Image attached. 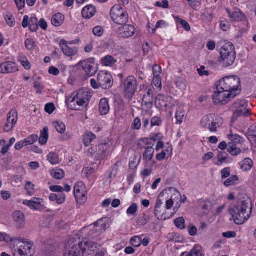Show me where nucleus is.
<instances>
[{
	"label": "nucleus",
	"mask_w": 256,
	"mask_h": 256,
	"mask_svg": "<svg viewBox=\"0 0 256 256\" xmlns=\"http://www.w3.org/2000/svg\"><path fill=\"white\" fill-rule=\"evenodd\" d=\"M252 212V200L249 198L238 203H232L228 212L236 224H244L250 218Z\"/></svg>",
	"instance_id": "nucleus-1"
},
{
	"label": "nucleus",
	"mask_w": 256,
	"mask_h": 256,
	"mask_svg": "<svg viewBox=\"0 0 256 256\" xmlns=\"http://www.w3.org/2000/svg\"><path fill=\"white\" fill-rule=\"evenodd\" d=\"M91 98L90 93L86 90H80L76 95L72 96L66 100V104L69 108L80 110L78 106L86 107Z\"/></svg>",
	"instance_id": "nucleus-2"
},
{
	"label": "nucleus",
	"mask_w": 256,
	"mask_h": 256,
	"mask_svg": "<svg viewBox=\"0 0 256 256\" xmlns=\"http://www.w3.org/2000/svg\"><path fill=\"white\" fill-rule=\"evenodd\" d=\"M220 54L218 60L224 67H228L234 64L236 60V52L234 47L231 42L225 44L221 48Z\"/></svg>",
	"instance_id": "nucleus-3"
},
{
	"label": "nucleus",
	"mask_w": 256,
	"mask_h": 256,
	"mask_svg": "<svg viewBox=\"0 0 256 256\" xmlns=\"http://www.w3.org/2000/svg\"><path fill=\"white\" fill-rule=\"evenodd\" d=\"M14 246H18L14 250V256H32L34 254L32 244L26 239L14 238Z\"/></svg>",
	"instance_id": "nucleus-4"
},
{
	"label": "nucleus",
	"mask_w": 256,
	"mask_h": 256,
	"mask_svg": "<svg viewBox=\"0 0 256 256\" xmlns=\"http://www.w3.org/2000/svg\"><path fill=\"white\" fill-rule=\"evenodd\" d=\"M240 78L236 76H228L224 78L219 80V86L226 92H232L236 94L238 90V88L240 86Z\"/></svg>",
	"instance_id": "nucleus-5"
},
{
	"label": "nucleus",
	"mask_w": 256,
	"mask_h": 256,
	"mask_svg": "<svg viewBox=\"0 0 256 256\" xmlns=\"http://www.w3.org/2000/svg\"><path fill=\"white\" fill-rule=\"evenodd\" d=\"M112 18L118 24H126L128 21V12L119 6H113L110 12Z\"/></svg>",
	"instance_id": "nucleus-6"
},
{
	"label": "nucleus",
	"mask_w": 256,
	"mask_h": 256,
	"mask_svg": "<svg viewBox=\"0 0 256 256\" xmlns=\"http://www.w3.org/2000/svg\"><path fill=\"white\" fill-rule=\"evenodd\" d=\"M236 95L235 93L226 92V91L222 90L218 86L216 87V91L212 96V100L216 104H225L230 101L231 98H234Z\"/></svg>",
	"instance_id": "nucleus-7"
},
{
	"label": "nucleus",
	"mask_w": 256,
	"mask_h": 256,
	"mask_svg": "<svg viewBox=\"0 0 256 256\" xmlns=\"http://www.w3.org/2000/svg\"><path fill=\"white\" fill-rule=\"evenodd\" d=\"M124 92L126 97L131 98L137 88V81L132 76H128L124 84Z\"/></svg>",
	"instance_id": "nucleus-8"
},
{
	"label": "nucleus",
	"mask_w": 256,
	"mask_h": 256,
	"mask_svg": "<svg viewBox=\"0 0 256 256\" xmlns=\"http://www.w3.org/2000/svg\"><path fill=\"white\" fill-rule=\"evenodd\" d=\"M94 62V58H90L81 60L78 64V66L82 68L88 77H90L94 76L97 72Z\"/></svg>",
	"instance_id": "nucleus-9"
},
{
	"label": "nucleus",
	"mask_w": 256,
	"mask_h": 256,
	"mask_svg": "<svg viewBox=\"0 0 256 256\" xmlns=\"http://www.w3.org/2000/svg\"><path fill=\"white\" fill-rule=\"evenodd\" d=\"M97 79L100 88L102 89L108 90L113 86L112 76L108 72H100L98 74Z\"/></svg>",
	"instance_id": "nucleus-10"
},
{
	"label": "nucleus",
	"mask_w": 256,
	"mask_h": 256,
	"mask_svg": "<svg viewBox=\"0 0 256 256\" xmlns=\"http://www.w3.org/2000/svg\"><path fill=\"white\" fill-rule=\"evenodd\" d=\"M74 194L76 202L80 204H84L87 200L86 190L85 185L82 182H78L74 187Z\"/></svg>",
	"instance_id": "nucleus-11"
},
{
	"label": "nucleus",
	"mask_w": 256,
	"mask_h": 256,
	"mask_svg": "<svg viewBox=\"0 0 256 256\" xmlns=\"http://www.w3.org/2000/svg\"><path fill=\"white\" fill-rule=\"evenodd\" d=\"M228 138L232 142L228 144V152L232 156H237L240 153L241 150L236 147V144L240 143L242 137L238 134H229Z\"/></svg>",
	"instance_id": "nucleus-12"
},
{
	"label": "nucleus",
	"mask_w": 256,
	"mask_h": 256,
	"mask_svg": "<svg viewBox=\"0 0 256 256\" xmlns=\"http://www.w3.org/2000/svg\"><path fill=\"white\" fill-rule=\"evenodd\" d=\"M135 32V27L133 25L126 24L118 28L116 31L118 36L124 38L132 36Z\"/></svg>",
	"instance_id": "nucleus-13"
},
{
	"label": "nucleus",
	"mask_w": 256,
	"mask_h": 256,
	"mask_svg": "<svg viewBox=\"0 0 256 256\" xmlns=\"http://www.w3.org/2000/svg\"><path fill=\"white\" fill-rule=\"evenodd\" d=\"M247 102L242 101L240 103V106L238 108L232 117L231 122L234 123L238 117L244 116H248L250 114V111L248 109H246Z\"/></svg>",
	"instance_id": "nucleus-14"
},
{
	"label": "nucleus",
	"mask_w": 256,
	"mask_h": 256,
	"mask_svg": "<svg viewBox=\"0 0 256 256\" xmlns=\"http://www.w3.org/2000/svg\"><path fill=\"white\" fill-rule=\"evenodd\" d=\"M108 146L106 143L100 144L98 145L94 146L88 148V152L92 154H96L98 156L104 158L106 156L105 152L108 149Z\"/></svg>",
	"instance_id": "nucleus-15"
},
{
	"label": "nucleus",
	"mask_w": 256,
	"mask_h": 256,
	"mask_svg": "<svg viewBox=\"0 0 256 256\" xmlns=\"http://www.w3.org/2000/svg\"><path fill=\"white\" fill-rule=\"evenodd\" d=\"M18 70L16 63L6 62L0 64V73L6 74L14 73Z\"/></svg>",
	"instance_id": "nucleus-16"
},
{
	"label": "nucleus",
	"mask_w": 256,
	"mask_h": 256,
	"mask_svg": "<svg viewBox=\"0 0 256 256\" xmlns=\"http://www.w3.org/2000/svg\"><path fill=\"white\" fill-rule=\"evenodd\" d=\"M60 47L64 54L68 56H72L76 55L78 52L77 48L75 46L70 48L68 46L67 42L64 40H60Z\"/></svg>",
	"instance_id": "nucleus-17"
},
{
	"label": "nucleus",
	"mask_w": 256,
	"mask_h": 256,
	"mask_svg": "<svg viewBox=\"0 0 256 256\" xmlns=\"http://www.w3.org/2000/svg\"><path fill=\"white\" fill-rule=\"evenodd\" d=\"M72 246L70 250H66L64 252V256H82L83 252L82 250V248L80 246V242L78 244H70V246Z\"/></svg>",
	"instance_id": "nucleus-18"
},
{
	"label": "nucleus",
	"mask_w": 256,
	"mask_h": 256,
	"mask_svg": "<svg viewBox=\"0 0 256 256\" xmlns=\"http://www.w3.org/2000/svg\"><path fill=\"white\" fill-rule=\"evenodd\" d=\"M153 94L152 90H149L146 94L142 97V105L146 106L148 110H150L153 106Z\"/></svg>",
	"instance_id": "nucleus-19"
},
{
	"label": "nucleus",
	"mask_w": 256,
	"mask_h": 256,
	"mask_svg": "<svg viewBox=\"0 0 256 256\" xmlns=\"http://www.w3.org/2000/svg\"><path fill=\"white\" fill-rule=\"evenodd\" d=\"M36 200H25L23 202L24 205L28 206L31 209L35 210H40L42 208L41 204V199L36 198Z\"/></svg>",
	"instance_id": "nucleus-20"
},
{
	"label": "nucleus",
	"mask_w": 256,
	"mask_h": 256,
	"mask_svg": "<svg viewBox=\"0 0 256 256\" xmlns=\"http://www.w3.org/2000/svg\"><path fill=\"white\" fill-rule=\"evenodd\" d=\"M96 11V8L93 6L89 5L82 9V14L84 18H90L94 16Z\"/></svg>",
	"instance_id": "nucleus-21"
},
{
	"label": "nucleus",
	"mask_w": 256,
	"mask_h": 256,
	"mask_svg": "<svg viewBox=\"0 0 256 256\" xmlns=\"http://www.w3.org/2000/svg\"><path fill=\"white\" fill-rule=\"evenodd\" d=\"M110 110L108 100L106 98L100 100L99 104V110L102 115L106 114Z\"/></svg>",
	"instance_id": "nucleus-22"
},
{
	"label": "nucleus",
	"mask_w": 256,
	"mask_h": 256,
	"mask_svg": "<svg viewBox=\"0 0 256 256\" xmlns=\"http://www.w3.org/2000/svg\"><path fill=\"white\" fill-rule=\"evenodd\" d=\"M12 217L14 220L20 225V227L23 226L24 222V216L22 212L19 210L14 212Z\"/></svg>",
	"instance_id": "nucleus-23"
},
{
	"label": "nucleus",
	"mask_w": 256,
	"mask_h": 256,
	"mask_svg": "<svg viewBox=\"0 0 256 256\" xmlns=\"http://www.w3.org/2000/svg\"><path fill=\"white\" fill-rule=\"evenodd\" d=\"M64 20V16L60 13H57L53 16L52 18V24L55 26H59L62 24Z\"/></svg>",
	"instance_id": "nucleus-24"
},
{
	"label": "nucleus",
	"mask_w": 256,
	"mask_h": 256,
	"mask_svg": "<svg viewBox=\"0 0 256 256\" xmlns=\"http://www.w3.org/2000/svg\"><path fill=\"white\" fill-rule=\"evenodd\" d=\"M226 12L232 21H240L244 18L242 13L240 10H236L231 12L228 8H226Z\"/></svg>",
	"instance_id": "nucleus-25"
},
{
	"label": "nucleus",
	"mask_w": 256,
	"mask_h": 256,
	"mask_svg": "<svg viewBox=\"0 0 256 256\" xmlns=\"http://www.w3.org/2000/svg\"><path fill=\"white\" fill-rule=\"evenodd\" d=\"M7 122L12 124V128L17 122V112L15 110H12L7 116Z\"/></svg>",
	"instance_id": "nucleus-26"
},
{
	"label": "nucleus",
	"mask_w": 256,
	"mask_h": 256,
	"mask_svg": "<svg viewBox=\"0 0 256 256\" xmlns=\"http://www.w3.org/2000/svg\"><path fill=\"white\" fill-rule=\"evenodd\" d=\"M96 138V136L95 134H92L91 132H86L83 136V142L86 146H89L92 142Z\"/></svg>",
	"instance_id": "nucleus-27"
},
{
	"label": "nucleus",
	"mask_w": 256,
	"mask_h": 256,
	"mask_svg": "<svg viewBox=\"0 0 256 256\" xmlns=\"http://www.w3.org/2000/svg\"><path fill=\"white\" fill-rule=\"evenodd\" d=\"M48 138V129L47 126L44 127L40 132V137L38 140L41 144H45Z\"/></svg>",
	"instance_id": "nucleus-28"
},
{
	"label": "nucleus",
	"mask_w": 256,
	"mask_h": 256,
	"mask_svg": "<svg viewBox=\"0 0 256 256\" xmlns=\"http://www.w3.org/2000/svg\"><path fill=\"white\" fill-rule=\"evenodd\" d=\"M102 220H100L96 222L94 224V228L92 230L89 232L88 235L91 236V238H94L96 237L97 235H98L100 232V230L102 231V226H101L100 228H98V224H100V222H102ZM104 225V227H105V224H102V226Z\"/></svg>",
	"instance_id": "nucleus-29"
},
{
	"label": "nucleus",
	"mask_w": 256,
	"mask_h": 256,
	"mask_svg": "<svg viewBox=\"0 0 256 256\" xmlns=\"http://www.w3.org/2000/svg\"><path fill=\"white\" fill-rule=\"evenodd\" d=\"M149 220V216L147 215L146 213H142V214H140L136 220V224L138 226H144Z\"/></svg>",
	"instance_id": "nucleus-30"
},
{
	"label": "nucleus",
	"mask_w": 256,
	"mask_h": 256,
	"mask_svg": "<svg viewBox=\"0 0 256 256\" xmlns=\"http://www.w3.org/2000/svg\"><path fill=\"white\" fill-rule=\"evenodd\" d=\"M181 256H202L200 248L198 246H194L189 253L182 252Z\"/></svg>",
	"instance_id": "nucleus-31"
},
{
	"label": "nucleus",
	"mask_w": 256,
	"mask_h": 256,
	"mask_svg": "<svg viewBox=\"0 0 256 256\" xmlns=\"http://www.w3.org/2000/svg\"><path fill=\"white\" fill-rule=\"evenodd\" d=\"M116 62V60L110 55L106 56L102 60V64L105 66H112L114 65Z\"/></svg>",
	"instance_id": "nucleus-32"
},
{
	"label": "nucleus",
	"mask_w": 256,
	"mask_h": 256,
	"mask_svg": "<svg viewBox=\"0 0 256 256\" xmlns=\"http://www.w3.org/2000/svg\"><path fill=\"white\" fill-rule=\"evenodd\" d=\"M154 152V148L152 146L147 147L143 154V159L150 161Z\"/></svg>",
	"instance_id": "nucleus-33"
},
{
	"label": "nucleus",
	"mask_w": 256,
	"mask_h": 256,
	"mask_svg": "<svg viewBox=\"0 0 256 256\" xmlns=\"http://www.w3.org/2000/svg\"><path fill=\"white\" fill-rule=\"evenodd\" d=\"M38 20L36 17L31 18L29 21V28L32 32H36L38 28Z\"/></svg>",
	"instance_id": "nucleus-34"
},
{
	"label": "nucleus",
	"mask_w": 256,
	"mask_h": 256,
	"mask_svg": "<svg viewBox=\"0 0 256 256\" xmlns=\"http://www.w3.org/2000/svg\"><path fill=\"white\" fill-rule=\"evenodd\" d=\"M217 122H210V127L207 128L209 129L210 132H216L217 131V128L220 127L222 124V118L217 119Z\"/></svg>",
	"instance_id": "nucleus-35"
},
{
	"label": "nucleus",
	"mask_w": 256,
	"mask_h": 256,
	"mask_svg": "<svg viewBox=\"0 0 256 256\" xmlns=\"http://www.w3.org/2000/svg\"><path fill=\"white\" fill-rule=\"evenodd\" d=\"M52 176L56 179H62L64 176V172L61 169H53L50 172Z\"/></svg>",
	"instance_id": "nucleus-36"
},
{
	"label": "nucleus",
	"mask_w": 256,
	"mask_h": 256,
	"mask_svg": "<svg viewBox=\"0 0 256 256\" xmlns=\"http://www.w3.org/2000/svg\"><path fill=\"white\" fill-rule=\"evenodd\" d=\"M80 246L82 248V250L84 252L88 248V249H91L94 248H96V244L92 242L87 241L86 242H80Z\"/></svg>",
	"instance_id": "nucleus-37"
},
{
	"label": "nucleus",
	"mask_w": 256,
	"mask_h": 256,
	"mask_svg": "<svg viewBox=\"0 0 256 256\" xmlns=\"http://www.w3.org/2000/svg\"><path fill=\"white\" fill-rule=\"evenodd\" d=\"M238 180V178L236 175H233L224 182V184L226 186L235 185Z\"/></svg>",
	"instance_id": "nucleus-38"
},
{
	"label": "nucleus",
	"mask_w": 256,
	"mask_h": 256,
	"mask_svg": "<svg viewBox=\"0 0 256 256\" xmlns=\"http://www.w3.org/2000/svg\"><path fill=\"white\" fill-rule=\"evenodd\" d=\"M48 160L52 164H56L59 163L58 155L54 152H50L48 156Z\"/></svg>",
	"instance_id": "nucleus-39"
},
{
	"label": "nucleus",
	"mask_w": 256,
	"mask_h": 256,
	"mask_svg": "<svg viewBox=\"0 0 256 256\" xmlns=\"http://www.w3.org/2000/svg\"><path fill=\"white\" fill-rule=\"evenodd\" d=\"M252 164L253 162L251 159L248 158H246L244 160L241 168L242 170L248 171L252 168Z\"/></svg>",
	"instance_id": "nucleus-40"
},
{
	"label": "nucleus",
	"mask_w": 256,
	"mask_h": 256,
	"mask_svg": "<svg viewBox=\"0 0 256 256\" xmlns=\"http://www.w3.org/2000/svg\"><path fill=\"white\" fill-rule=\"evenodd\" d=\"M57 132L60 134H63L66 130V126L64 123L61 122H56L53 123Z\"/></svg>",
	"instance_id": "nucleus-41"
},
{
	"label": "nucleus",
	"mask_w": 256,
	"mask_h": 256,
	"mask_svg": "<svg viewBox=\"0 0 256 256\" xmlns=\"http://www.w3.org/2000/svg\"><path fill=\"white\" fill-rule=\"evenodd\" d=\"M130 242L134 247H138L142 244V240L138 236H134L131 238Z\"/></svg>",
	"instance_id": "nucleus-42"
},
{
	"label": "nucleus",
	"mask_w": 256,
	"mask_h": 256,
	"mask_svg": "<svg viewBox=\"0 0 256 256\" xmlns=\"http://www.w3.org/2000/svg\"><path fill=\"white\" fill-rule=\"evenodd\" d=\"M138 207L137 204L133 203L127 210L126 213L128 215H136V214L138 211Z\"/></svg>",
	"instance_id": "nucleus-43"
},
{
	"label": "nucleus",
	"mask_w": 256,
	"mask_h": 256,
	"mask_svg": "<svg viewBox=\"0 0 256 256\" xmlns=\"http://www.w3.org/2000/svg\"><path fill=\"white\" fill-rule=\"evenodd\" d=\"M184 222V220L182 217L176 218L174 222L176 226L182 230L185 228Z\"/></svg>",
	"instance_id": "nucleus-44"
},
{
	"label": "nucleus",
	"mask_w": 256,
	"mask_h": 256,
	"mask_svg": "<svg viewBox=\"0 0 256 256\" xmlns=\"http://www.w3.org/2000/svg\"><path fill=\"white\" fill-rule=\"evenodd\" d=\"M5 241L6 242H14V238H11L10 236L4 233V232H0V242Z\"/></svg>",
	"instance_id": "nucleus-45"
},
{
	"label": "nucleus",
	"mask_w": 256,
	"mask_h": 256,
	"mask_svg": "<svg viewBox=\"0 0 256 256\" xmlns=\"http://www.w3.org/2000/svg\"><path fill=\"white\" fill-rule=\"evenodd\" d=\"M6 20L7 24L11 27L14 26L15 25V20L13 15L11 14H8L6 16Z\"/></svg>",
	"instance_id": "nucleus-46"
},
{
	"label": "nucleus",
	"mask_w": 256,
	"mask_h": 256,
	"mask_svg": "<svg viewBox=\"0 0 256 256\" xmlns=\"http://www.w3.org/2000/svg\"><path fill=\"white\" fill-rule=\"evenodd\" d=\"M212 122L208 116H204L201 120V125L203 128H207L208 127H210Z\"/></svg>",
	"instance_id": "nucleus-47"
},
{
	"label": "nucleus",
	"mask_w": 256,
	"mask_h": 256,
	"mask_svg": "<svg viewBox=\"0 0 256 256\" xmlns=\"http://www.w3.org/2000/svg\"><path fill=\"white\" fill-rule=\"evenodd\" d=\"M228 154L226 152H219L218 154V160L222 164L228 158Z\"/></svg>",
	"instance_id": "nucleus-48"
},
{
	"label": "nucleus",
	"mask_w": 256,
	"mask_h": 256,
	"mask_svg": "<svg viewBox=\"0 0 256 256\" xmlns=\"http://www.w3.org/2000/svg\"><path fill=\"white\" fill-rule=\"evenodd\" d=\"M34 184L31 182H28L26 183L25 186V189L27 191V193L30 196H32L34 190Z\"/></svg>",
	"instance_id": "nucleus-49"
},
{
	"label": "nucleus",
	"mask_w": 256,
	"mask_h": 256,
	"mask_svg": "<svg viewBox=\"0 0 256 256\" xmlns=\"http://www.w3.org/2000/svg\"><path fill=\"white\" fill-rule=\"evenodd\" d=\"M26 47L30 50H33L35 47V42L32 39L28 38L25 42Z\"/></svg>",
	"instance_id": "nucleus-50"
},
{
	"label": "nucleus",
	"mask_w": 256,
	"mask_h": 256,
	"mask_svg": "<svg viewBox=\"0 0 256 256\" xmlns=\"http://www.w3.org/2000/svg\"><path fill=\"white\" fill-rule=\"evenodd\" d=\"M104 30L100 26H96L93 29V34L97 36H100L104 34Z\"/></svg>",
	"instance_id": "nucleus-51"
},
{
	"label": "nucleus",
	"mask_w": 256,
	"mask_h": 256,
	"mask_svg": "<svg viewBox=\"0 0 256 256\" xmlns=\"http://www.w3.org/2000/svg\"><path fill=\"white\" fill-rule=\"evenodd\" d=\"M162 119L160 117L154 116L151 120L150 126L152 127L154 126H159L162 124Z\"/></svg>",
	"instance_id": "nucleus-52"
},
{
	"label": "nucleus",
	"mask_w": 256,
	"mask_h": 256,
	"mask_svg": "<svg viewBox=\"0 0 256 256\" xmlns=\"http://www.w3.org/2000/svg\"><path fill=\"white\" fill-rule=\"evenodd\" d=\"M56 195L57 196L56 201L58 204H62L65 202L66 196L64 193H58V194H56Z\"/></svg>",
	"instance_id": "nucleus-53"
},
{
	"label": "nucleus",
	"mask_w": 256,
	"mask_h": 256,
	"mask_svg": "<svg viewBox=\"0 0 256 256\" xmlns=\"http://www.w3.org/2000/svg\"><path fill=\"white\" fill-rule=\"evenodd\" d=\"M176 18L181 24L183 28L186 31H189L190 30V27L188 22L184 20L181 19L178 17Z\"/></svg>",
	"instance_id": "nucleus-54"
},
{
	"label": "nucleus",
	"mask_w": 256,
	"mask_h": 256,
	"mask_svg": "<svg viewBox=\"0 0 256 256\" xmlns=\"http://www.w3.org/2000/svg\"><path fill=\"white\" fill-rule=\"evenodd\" d=\"M222 178L225 179L230 176V168H226L221 171Z\"/></svg>",
	"instance_id": "nucleus-55"
},
{
	"label": "nucleus",
	"mask_w": 256,
	"mask_h": 256,
	"mask_svg": "<svg viewBox=\"0 0 256 256\" xmlns=\"http://www.w3.org/2000/svg\"><path fill=\"white\" fill-rule=\"evenodd\" d=\"M162 193L163 192H160V196L157 199L156 204L154 207V215L156 217L158 216V208H160V206L162 204V200L160 198H159V197L162 194Z\"/></svg>",
	"instance_id": "nucleus-56"
},
{
	"label": "nucleus",
	"mask_w": 256,
	"mask_h": 256,
	"mask_svg": "<svg viewBox=\"0 0 256 256\" xmlns=\"http://www.w3.org/2000/svg\"><path fill=\"white\" fill-rule=\"evenodd\" d=\"M44 110L46 112L51 114L55 110V107L52 103H48L46 105Z\"/></svg>",
	"instance_id": "nucleus-57"
},
{
	"label": "nucleus",
	"mask_w": 256,
	"mask_h": 256,
	"mask_svg": "<svg viewBox=\"0 0 256 256\" xmlns=\"http://www.w3.org/2000/svg\"><path fill=\"white\" fill-rule=\"evenodd\" d=\"M197 71L200 76H208L210 74V72L208 70H205L204 66H201L200 68H198Z\"/></svg>",
	"instance_id": "nucleus-58"
},
{
	"label": "nucleus",
	"mask_w": 256,
	"mask_h": 256,
	"mask_svg": "<svg viewBox=\"0 0 256 256\" xmlns=\"http://www.w3.org/2000/svg\"><path fill=\"white\" fill-rule=\"evenodd\" d=\"M154 76H160L162 72V69L160 66L154 64L152 68Z\"/></svg>",
	"instance_id": "nucleus-59"
},
{
	"label": "nucleus",
	"mask_w": 256,
	"mask_h": 256,
	"mask_svg": "<svg viewBox=\"0 0 256 256\" xmlns=\"http://www.w3.org/2000/svg\"><path fill=\"white\" fill-rule=\"evenodd\" d=\"M152 82L154 84L157 88H161V78L160 76H154Z\"/></svg>",
	"instance_id": "nucleus-60"
},
{
	"label": "nucleus",
	"mask_w": 256,
	"mask_h": 256,
	"mask_svg": "<svg viewBox=\"0 0 256 256\" xmlns=\"http://www.w3.org/2000/svg\"><path fill=\"white\" fill-rule=\"evenodd\" d=\"M50 189L52 192H58V193L62 192L64 190V188L60 186H50Z\"/></svg>",
	"instance_id": "nucleus-61"
},
{
	"label": "nucleus",
	"mask_w": 256,
	"mask_h": 256,
	"mask_svg": "<svg viewBox=\"0 0 256 256\" xmlns=\"http://www.w3.org/2000/svg\"><path fill=\"white\" fill-rule=\"evenodd\" d=\"M222 236L224 238H234L236 236V233L235 232L228 231L227 232H223Z\"/></svg>",
	"instance_id": "nucleus-62"
},
{
	"label": "nucleus",
	"mask_w": 256,
	"mask_h": 256,
	"mask_svg": "<svg viewBox=\"0 0 256 256\" xmlns=\"http://www.w3.org/2000/svg\"><path fill=\"white\" fill-rule=\"evenodd\" d=\"M83 172L86 175V177L88 178L94 172V168L90 167H86L83 170Z\"/></svg>",
	"instance_id": "nucleus-63"
},
{
	"label": "nucleus",
	"mask_w": 256,
	"mask_h": 256,
	"mask_svg": "<svg viewBox=\"0 0 256 256\" xmlns=\"http://www.w3.org/2000/svg\"><path fill=\"white\" fill-rule=\"evenodd\" d=\"M248 136L252 138H256V127L251 126L248 130Z\"/></svg>",
	"instance_id": "nucleus-64"
}]
</instances>
